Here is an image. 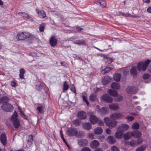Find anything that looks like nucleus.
Here are the masks:
<instances>
[{
    "label": "nucleus",
    "mask_w": 151,
    "mask_h": 151,
    "mask_svg": "<svg viewBox=\"0 0 151 151\" xmlns=\"http://www.w3.org/2000/svg\"><path fill=\"white\" fill-rule=\"evenodd\" d=\"M25 72L24 70L23 69H22L20 70L19 77L21 79H22L24 78V74Z\"/></svg>",
    "instance_id": "obj_35"
},
{
    "label": "nucleus",
    "mask_w": 151,
    "mask_h": 151,
    "mask_svg": "<svg viewBox=\"0 0 151 151\" xmlns=\"http://www.w3.org/2000/svg\"><path fill=\"white\" fill-rule=\"evenodd\" d=\"M109 107L112 110H118L119 108V106L117 104H111L109 105Z\"/></svg>",
    "instance_id": "obj_29"
},
{
    "label": "nucleus",
    "mask_w": 151,
    "mask_h": 151,
    "mask_svg": "<svg viewBox=\"0 0 151 151\" xmlns=\"http://www.w3.org/2000/svg\"><path fill=\"white\" fill-rule=\"evenodd\" d=\"M150 62V60L148 59L146 60L144 62H141L138 63L137 66L138 70L139 71H141L142 70L145 71Z\"/></svg>",
    "instance_id": "obj_2"
},
{
    "label": "nucleus",
    "mask_w": 151,
    "mask_h": 151,
    "mask_svg": "<svg viewBox=\"0 0 151 151\" xmlns=\"http://www.w3.org/2000/svg\"><path fill=\"white\" fill-rule=\"evenodd\" d=\"M150 77V75L148 74H145L143 75V77L144 79H147Z\"/></svg>",
    "instance_id": "obj_60"
},
{
    "label": "nucleus",
    "mask_w": 151,
    "mask_h": 151,
    "mask_svg": "<svg viewBox=\"0 0 151 151\" xmlns=\"http://www.w3.org/2000/svg\"><path fill=\"white\" fill-rule=\"evenodd\" d=\"M125 118L127 119L129 121H131L134 119V117L133 116H127Z\"/></svg>",
    "instance_id": "obj_54"
},
{
    "label": "nucleus",
    "mask_w": 151,
    "mask_h": 151,
    "mask_svg": "<svg viewBox=\"0 0 151 151\" xmlns=\"http://www.w3.org/2000/svg\"><path fill=\"white\" fill-rule=\"evenodd\" d=\"M101 98L102 100L107 103H111L113 102L112 97L106 94L103 95L101 96Z\"/></svg>",
    "instance_id": "obj_5"
},
{
    "label": "nucleus",
    "mask_w": 151,
    "mask_h": 151,
    "mask_svg": "<svg viewBox=\"0 0 151 151\" xmlns=\"http://www.w3.org/2000/svg\"><path fill=\"white\" fill-rule=\"evenodd\" d=\"M99 118L96 117L95 116L92 115L90 117V121L92 124H94L97 123Z\"/></svg>",
    "instance_id": "obj_15"
},
{
    "label": "nucleus",
    "mask_w": 151,
    "mask_h": 151,
    "mask_svg": "<svg viewBox=\"0 0 151 151\" xmlns=\"http://www.w3.org/2000/svg\"><path fill=\"white\" fill-rule=\"evenodd\" d=\"M37 12L39 17L41 18H45L46 17L45 12L43 10L37 9Z\"/></svg>",
    "instance_id": "obj_12"
},
{
    "label": "nucleus",
    "mask_w": 151,
    "mask_h": 151,
    "mask_svg": "<svg viewBox=\"0 0 151 151\" xmlns=\"http://www.w3.org/2000/svg\"><path fill=\"white\" fill-rule=\"evenodd\" d=\"M18 14L20 16H21L25 19L27 18V17L28 15L25 12H20L18 13Z\"/></svg>",
    "instance_id": "obj_43"
},
{
    "label": "nucleus",
    "mask_w": 151,
    "mask_h": 151,
    "mask_svg": "<svg viewBox=\"0 0 151 151\" xmlns=\"http://www.w3.org/2000/svg\"><path fill=\"white\" fill-rule=\"evenodd\" d=\"M124 117V115L120 113H114L110 115L111 118L115 119L122 118Z\"/></svg>",
    "instance_id": "obj_9"
},
{
    "label": "nucleus",
    "mask_w": 151,
    "mask_h": 151,
    "mask_svg": "<svg viewBox=\"0 0 151 151\" xmlns=\"http://www.w3.org/2000/svg\"><path fill=\"white\" fill-rule=\"evenodd\" d=\"M132 132H128L124 135V138L125 140H127L130 139L131 137L132 136Z\"/></svg>",
    "instance_id": "obj_26"
},
{
    "label": "nucleus",
    "mask_w": 151,
    "mask_h": 151,
    "mask_svg": "<svg viewBox=\"0 0 151 151\" xmlns=\"http://www.w3.org/2000/svg\"><path fill=\"white\" fill-rule=\"evenodd\" d=\"M78 131L76 128L70 129L67 131V135L69 136H76Z\"/></svg>",
    "instance_id": "obj_6"
},
{
    "label": "nucleus",
    "mask_w": 151,
    "mask_h": 151,
    "mask_svg": "<svg viewBox=\"0 0 151 151\" xmlns=\"http://www.w3.org/2000/svg\"><path fill=\"white\" fill-rule=\"evenodd\" d=\"M142 142V139H138L137 140V143L138 144H140Z\"/></svg>",
    "instance_id": "obj_64"
},
{
    "label": "nucleus",
    "mask_w": 151,
    "mask_h": 151,
    "mask_svg": "<svg viewBox=\"0 0 151 151\" xmlns=\"http://www.w3.org/2000/svg\"><path fill=\"white\" fill-rule=\"evenodd\" d=\"M82 96L83 100L85 102L87 105H88L89 104V103L87 99L86 95L85 93H82Z\"/></svg>",
    "instance_id": "obj_36"
},
{
    "label": "nucleus",
    "mask_w": 151,
    "mask_h": 151,
    "mask_svg": "<svg viewBox=\"0 0 151 151\" xmlns=\"http://www.w3.org/2000/svg\"><path fill=\"white\" fill-rule=\"evenodd\" d=\"M129 125L126 124H123L118 126V129L123 132L127 131L129 128Z\"/></svg>",
    "instance_id": "obj_7"
},
{
    "label": "nucleus",
    "mask_w": 151,
    "mask_h": 151,
    "mask_svg": "<svg viewBox=\"0 0 151 151\" xmlns=\"http://www.w3.org/2000/svg\"><path fill=\"white\" fill-rule=\"evenodd\" d=\"M96 3L98 5H100L102 7H105L106 6V3L104 0H97L96 1Z\"/></svg>",
    "instance_id": "obj_24"
},
{
    "label": "nucleus",
    "mask_w": 151,
    "mask_h": 151,
    "mask_svg": "<svg viewBox=\"0 0 151 151\" xmlns=\"http://www.w3.org/2000/svg\"><path fill=\"white\" fill-rule=\"evenodd\" d=\"M1 141L2 144L5 145L6 144V138L5 134H2L1 136Z\"/></svg>",
    "instance_id": "obj_21"
},
{
    "label": "nucleus",
    "mask_w": 151,
    "mask_h": 151,
    "mask_svg": "<svg viewBox=\"0 0 151 151\" xmlns=\"http://www.w3.org/2000/svg\"><path fill=\"white\" fill-rule=\"evenodd\" d=\"M104 60L106 63L109 64L111 63L112 62V59L110 58H106L104 59Z\"/></svg>",
    "instance_id": "obj_46"
},
{
    "label": "nucleus",
    "mask_w": 151,
    "mask_h": 151,
    "mask_svg": "<svg viewBox=\"0 0 151 151\" xmlns=\"http://www.w3.org/2000/svg\"><path fill=\"white\" fill-rule=\"evenodd\" d=\"M104 120L106 125L111 128L115 127L117 124V121L113 120L109 117H105Z\"/></svg>",
    "instance_id": "obj_1"
},
{
    "label": "nucleus",
    "mask_w": 151,
    "mask_h": 151,
    "mask_svg": "<svg viewBox=\"0 0 151 151\" xmlns=\"http://www.w3.org/2000/svg\"><path fill=\"white\" fill-rule=\"evenodd\" d=\"M115 97V99L116 102H119L121 101L123 99V97L122 96L120 95H118L117 94Z\"/></svg>",
    "instance_id": "obj_39"
},
{
    "label": "nucleus",
    "mask_w": 151,
    "mask_h": 151,
    "mask_svg": "<svg viewBox=\"0 0 151 151\" xmlns=\"http://www.w3.org/2000/svg\"><path fill=\"white\" fill-rule=\"evenodd\" d=\"M87 136L88 137L91 139H95L94 137V135L93 133H89L88 134Z\"/></svg>",
    "instance_id": "obj_44"
},
{
    "label": "nucleus",
    "mask_w": 151,
    "mask_h": 151,
    "mask_svg": "<svg viewBox=\"0 0 151 151\" xmlns=\"http://www.w3.org/2000/svg\"><path fill=\"white\" fill-rule=\"evenodd\" d=\"M122 72L123 73L124 75H126L128 73V70L127 68H122Z\"/></svg>",
    "instance_id": "obj_53"
},
{
    "label": "nucleus",
    "mask_w": 151,
    "mask_h": 151,
    "mask_svg": "<svg viewBox=\"0 0 151 151\" xmlns=\"http://www.w3.org/2000/svg\"><path fill=\"white\" fill-rule=\"evenodd\" d=\"M66 81H65L64 82L63 84V92H64L65 90L67 91L68 88L69 86L68 85L66 84Z\"/></svg>",
    "instance_id": "obj_42"
},
{
    "label": "nucleus",
    "mask_w": 151,
    "mask_h": 151,
    "mask_svg": "<svg viewBox=\"0 0 151 151\" xmlns=\"http://www.w3.org/2000/svg\"><path fill=\"white\" fill-rule=\"evenodd\" d=\"M44 107L43 106H38L37 107V109L38 110L39 112L40 113H42L43 111Z\"/></svg>",
    "instance_id": "obj_45"
},
{
    "label": "nucleus",
    "mask_w": 151,
    "mask_h": 151,
    "mask_svg": "<svg viewBox=\"0 0 151 151\" xmlns=\"http://www.w3.org/2000/svg\"><path fill=\"white\" fill-rule=\"evenodd\" d=\"M90 100L92 101H94L96 99V95L94 94H92L90 95L89 98Z\"/></svg>",
    "instance_id": "obj_37"
},
{
    "label": "nucleus",
    "mask_w": 151,
    "mask_h": 151,
    "mask_svg": "<svg viewBox=\"0 0 151 151\" xmlns=\"http://www.w3.org/2000/svg\"><path fill=\"white\" fill-rule=\"evenodd\" d=\"M112 69V68H111L110 67H106L104 70H102V73L104 74L106 73L109 72Z\"/></svg>",
    "instance_id": "obj_40"
},
{
    "label": "nucleus",
    "mask_w": 151,
    "mask_h": 151,
    "mask_svg": "<svg viewBox=\"0 0 151 151\" xmlns=\"http://www.w3.org/2000/svg\"><path fill=\"white\" fill-rule=\"evenodd\" d=\"M17 112L15 111L11 118V119L12 120H14L15 119H17Z\"/></svg>",
    "instance_id": "obj_51"
},
{
    "label": "nucleus",
    "mask_w": 151,
    "mask_h": 151,
    "mask_svg": "<svg viewBox=\"0 0 151 151\" xmlns=\"http://www.w3.org/2000/svg\"><path fill=\"white\" fill-rule=\"evenodd\" d=\"M2 109L4 111L10 112L13 110V106L11 104L5 102L3 103L1 106Z\"/></svg>",
    "instance_id": "obj_4"
},
{
    "label": "nucleus",
    "mask_w": 151,
    "mask_h": 151,
    "mask_svg": "<svg viewBox=\"0 0 151 151\" xmlns=\"http://www.w3.org/2000/svg\"><path fill=\"white\" fill-rule=\"evenodd\" d=\"M81 151H91V149L89 147H85L83 148Z\"/></svg>",
    "instance_id": "obj_56"
},
{
    "label": "nucleus",
    "mask_w": 151,
    "mask_h": 151,
    "mask_svg": "<svg viewBox=\"0 0 151 151\" xmlns=\"http://www.w3.org/2000/svg\"><path fill=\"white\" fill-rule=\"evenodd\" d=\"M103 132V129L100 127H97L94 130V133L95 134L99 135L101 134Z\"/></svg>",
    "instance_id": "obj_25"
},
{
    "label": "nucleus",
    "mask_w": 151,
    "mask_h": 151,
    "mask_svg": "<svg viewBox=\"0 0 151 151\" xmlns=\"http://www.w3.org/2000/svg\"><path fill=\"white\" fill-rule=\"evenodd\" d=\"M108 142L110 144H113L116 142V139L113 136H108L107 139Z\"/></svg>",
    "instance_id": "obj_14"
},
{
    "label": "nucleus",
    "mask_w": 151,
    "mask_h": 151,
    "mask_svg": "<svg viewBox=\"0 0 151 151\" xmlns=\"http://www.w3.org/2000/svg\"><path fill=\"white\" fill-rule=\"evenodd\" d=\"M118 14L120 15H122L126 17L131 16L129 14H125L121 12H118ZM131 17H134L133 16H132Z\"/></svg>",
    "instance_id": "obj_47"
},
{
    "label": "nucleus",
    "mask_w": 151,
    "mask_h": 151,
    "mask_svg": "<svg viewBox=\"0 0 151 151\" xmlns=\"http://www.w3.org/2000/svg\"><path fill=\"white\" fill-rule=\"evenodd\" d=\"M78 143L80 146H87L88 144V141L86 139H81L78 140Z\"/></svg>",
    "instance_id": "obj_13"
},
{
    "label": "nucleus",
    "mask_w": 151,
    "mask_h": 151,
    "mask_svg": "<svg viewBox=\"0 0 151 151\" xmlns=\"http://www.w3.org/2000/svg\"><path fill=\"white\" fill-rule=\"evenodd\" d=\"M73 42L74 43L78 45H86V41L83 40H77L75 41H74Z\"/></svg>",
    "instance_id": "obj_27"
},
{
    "label": "nucleus",
    "mask_w": 151,
    "mask_h": 151,
    "mask_svg": "<svg viewBox=\"0 0 151 151\" xmlns=\"http://www.w3.org/2000/svg\"><path fill=\"white\" fill-rule=\"evenodd\" d=\"M12 121H13V123L14 127L16 128H18L20 125V122L19 119H16Z\"/></svg>",
    "instance_id": "obj_28"
},
{
    "label": "nucleus",
    "mask_w": 151,
    "mask_h": 151,
    "mask_svg": "<svg viewBox=\"0 0 151 151\" xmlns=\"http://www.w3.org/2000/svg\"><path fill=\"white\" fill-rule=\"evenodd\" d=\"M97 122L98 123L99 125L101 126H103L104 124L103 122L99 118L98 119Z\"/></svg>",
    "instance_id": "obj_52"
},
{
    "label": "nucleus",
    "mask_w": 151,
    "mask_h": 151,
    "mask_svg": "<svg viewBox=\"0 0 151 151\" xmlns=\"http://www.w3.org/2000/svg\"><path fill=\"white\" fill-rule=\"evenodd\" d=\"M45 24H41L39 27L40 31V32H43L45 29Z\"/></svg>",
    "instance_id": "obj_55"
},
{
    "label": "nucleus",
    "mask_w": 151,
    "mask_h": 151,
    "mask_svg": "<svg viewBox=\"0 0 151 151\" xmlns=\"http://www.w3.org/2000/svg\"><path fill=\"white\" fill-rule=\"evenodd\" d=\"M123 132L119 129L114 134V136L117 139H121L122 138L123 133Z\"/></svg>",
    "instance_id": "obj_19"
},
{
    "label": "nucleus",
    "mask_w": 151,
    "mask_h": 151,
    "mask_svg": "<svg viewBox=\"0 0 151 151\" xmlns=\"http://www.w3.org/2000/svg\"><path fill=\"white\" fill-rule=\"evenodd\" d=\"M126 90L128 94H135L136 93L135 88L133 86H128L126 88Z\"/></svg>",
    "instance_id": "obj_11"
},
{
    "label": "nucleus",
    "mask_w": 151,
    "mask_h": 151,
    "mask_svg": "<svg viewBox=\"0 0 151 151\" xmlns=\"http://www.w3.org/2000/svg\"><path fill=\"white\" fill-rule=\"evenodd\" d=\"M111 87L114 89L118 90L120 89V86L118 83L115 82H113L111 84Z\"/></svg>",
    "instance_id": "obj_23"
},
{
    "label": "nucleus",
    "mask_w": 151,
    "mask_h": 151,
    "mask_svg": "<svg viewBox=\"0 0 151 151\" xmlns=\"http://www.w3.org/2000/svg\"><path fill=\"white\" fill-rule=\"evenodd\" d=\"M84 135V133L82 131H80L78 132V133L76 134V136L78 137H81L83 136Z\"/></svg>",
    "instance_id": "obj_50"
},
{
    "label": "nucleus",
    "mask_w": 151,
    "mask_h": 151,
    "mask_svg": "<svg viewBox=\"0 0 151 151\" xmlns=\"http://www.w3.org/2000/svg\"><path fill=\"white\" fill-rule=\"evenodd\" d=\"M82 127L86 130H90L92 128L91 124L89 122H86L83 124Z\"/></svg>",
    "instance_id": "obj_17"
},
{
    "label": "nucleus",
    "mask_w": 151,
    "mask_h": 151,
    "mask_svg": "<svg viewBox=\"0 0 151 151\" xmlns=\"http://www.w3.org/2000/svg\"><path fill=\"white\" fill-rule=\"evenodd\" d=\"M29 33L19 32L17 35V38L20 40H24L31 37Z\"/></svg>",
    "instance_id": "obj_3"
},
{
    "label": "nucleus",
    "mask_w": 151,
    "mask_h": 151,
    "mask_svg": "<svg viewBox=\"0 0 151 151\" xmlns=\"http://www.w3.org/2000/svg\"><path fill=\"white\" fill-rule=\"evenodd\" d=\"M136 145V141L134 140H132L130 142V145L132 147H134Z\"/></svg>",
    "instance_id": "obj_48"
},
{
    "label": "nucleus",
    "mask_w": 151,
    "mask_h": 151,
    "mask_svg": "<svg viewBox=\"0 0 151 151\" xmlns=\"http://www.w3.org/2000/svg\"><path fill=\"white\" fill-rule=\"evenodd\" d=\"M99 142L96 140H94L91 142L90 146L91 148L95 149L99 146Z\"/></svg>",
    "instance_id": "obj_10"
},
{
    "label": "nucleus",
    "mask_w": 151,
    "mask_h": 151,
    "mask_svg": "<svg viewBox=\"0 0 151 151\" xmlns=\"http://www.w3.org/2000/svg\"><path fill=\"white\" fill-rule=\"evenodd\" d=\"M18 108L19 110V111L20 112V114L21 116L23 118H25V115L23 113L22 110L21 109H20L19 107H18Z\"/></svg>",
    "instance_id": "obj_58"
},
{
    "label": "nucleus",
    "mask_w": 151,
    "mask_h": 151,
    "mask_svg": "<svg viewBox=\"0 0 151 151\" xmlns=\"http://www.w3.org/2000/svg\"><path fill=\"white\" fill-rule=\"evenodd\" d=\"M147 147V145H143L136 149V151H143Z\"/></svg>",
    "instance_id": "obj_34"
},
{
    "label": "nucleus",
    "mask_w": 151,
    "mask_h": 151,
    "mask_svg": "<svg viewBox=\"0 0 151 151\" xmlns=\"http://www.w3.org/2000/svg\"><path fill=\"white\" fill-rule=\"evenodd\" d=\"M111 81V79L108 76L105 77L102 80V83L103 85H106L110 83Z\"/></svg>",
    "instance_id": "obj_18"
},
{
    "label": "nucleus",
    "mask_w": 151,
    "mask_h": 151,
    "mask_svg": "<svg viewBox=\"0 0 151 151\" xmlns=\"http://www.w3.org/2000/svg\"><path fill=\"white\" fill-rule=\"evenodd\" d=\"M98 139L101 142H103L105 139V136H99L98 137Z\"/></svg>",
    "instance_id": "obj_59"
},
{
    "label": "nucleus",
    "mask_w": 151,
    "mask_h": 151,
    "mask_svg": "<svg viewBox=\"0 0 151 151\" xmlns=\"http://www.w3.org/2000/svg\"><path fill=\"white\" fill-rule=\"evenodd\" d=\"M36 87L38 90H40L42 89V86L41 84H40L37 85L36 86Z\"/></svg>",
    "instance_id": "obj_63"
},
{
    "label": "nucleus",
    "mask_w": 151,
    "mask_h": 151,
    "mask_svg": "<svg viewBox=\"0 0 151 151\" xmlns=\"http://www.w3.org/2000/svg\"><path fill=\"white\" fill-rule=\"evenodd\" d=\"M108 93L113 96H116L117 94V92L115 91H114L111 89H109L107 91Z\"/></svg>",
    "instance_id": "obj_30"
},
{
    "label": "nucleus",
    "mask_w": 151,
    "mask_h": 151,
    "mask_svg": "<svg viewBox=\"0 0 151 151\" xmlns=\"http://www.w3.org/2000/svg\"><path fill=\"white\" fill-rule=\"evenodd\" d=\"M111 151H119L118 148L116 146H113L111 147Z\"/></svg>",
    "instance_id": "obj_49"
},
{
    "label": "nucleus",
    "mask_w": 151,
    "mask_h": 151,
    "mask_svg": "<svg viewBox=\"0 0 151 151\" xmlns=\"http://www.w3.org/2000/svg\"><path fill=\"white\" fill-rule=\"evenodd\" d=\"M33 137L32 135H29L27 139V143L28 144L31 145L32 144V142L33 140Z\"/></svg>",
    "instance_id": "obj_32"
},
{
    "label": "nucleus",
    "mask_w": 151,
    "mask_h": 151,
    "mask_svg": "<svg viewBox=\"0 0 151 151\" xmlns=\"http://www.w3.org/2000/svg\"><path fill=\"white\" fill-rule=\"evenodd\" d=\"M131 75L134 77L136 76L138 74L137 67L136 66H132L130 69Z\"/></svg>",
    "instance_id": "obj_8"
},
{
    "label": "nucleus",
    "mask_w": 151,
    "mask_h": 151,
    "mask_svg": "<svg viewBox=\"0 0 151 151\" xmlns=\"http://www.w3.org/2000/svg\"><path fill=\"white\" fill-rule=\"evenodd\" d=\"M81 123V121L79 119L74 120L73 121V124L76 126H79Z\"/></svg>",
    "instance_id": "obj_33"
},
{
    "label": "nucleus",
    "mask_w": 151,
    "mask_h": 151,
    "mask_svg": "<svg viewBox=\"0 0 151 151\" xmlns=\"http://www.w3.org/2000/svg\"><path fill=\"white\" fill-rule=\"evenodd\" d=\"M77 116L78 118L81 119H84L86 117V114L84 111H80L78 112Z\"/></svg>",
    "instance_id": "obj_16"
},
{
    "label": "nucleus",
    "mask_w": 151,
    "mask_h": 151,
    "mask_svg": "<svg viewBox=\"0 0 151 151\" xmlns=\"http://www.w3.org/2000/svg\"><path fill=\"white\" fill-rule=\"evenodd\" d=\"M106 133L108 134H111V130L109 129H107L106 130Z\"/></svg>",
    "instance_id": "obj_62"
},
{
    "label": "nucleus",
    "mask_w": 151,
    "mask_h": 151,
    "mask_svg": "<svg viewBox=\"0 0 151 151\" xmlns=\"http://www.w3.org/2000/svg\"><path fill=\"white\" fill-rule=\"evenodd\" d=\"M9 100V98L6 96H4L2 97L0 101H8Z\"/></svg>",
    "instance_id": "obj_57"
},
{
    "label": "nucleus",
    "mask_w": 151,
    "mask_h": 151,
    "mask_svg": "<svg viewBox=\"0 0 151 151\" xmlns=\"http://www.w3.org/2000/svg\"><path fill=\"white\" fill-rule=\"evenodd\" d=\"M26 19L28 20L31 21H33V19L32 17L30 16L28 14L27 17V18Z\"/></svg>",
    "instance_id": "obj_61"
},
{
    "label": "nucleus",
    "mask_w": 151,
    "mask_h": 151,
    "mask_svg": "<svg viewBox=\"0 0 151 151\" xmlns=\"http://www.w3.org/2000/svg\"><path fill=\"white\" fill-rule=\"evenodd\" d=\"M98 111L100 112L102 114H104L107 113V111L105 108L103 107L101 109H99Z\"/></svg>",
    "instance_id": "obj_38"
},
{
    "label": "nucleus",
    "mask_w": 151,
    "mask_h": 151,
    "mask_svg": "<svg viewBox=\"0 0 151 151\" xmlns=\"http://www.w3.org/2000/svg\"><path fill=\"white\" fill-rule=\"evenodd\" d=\"M132 128L134 129H138L139 127V124L137 122L134 123L132 125Z\"/></svg>",
    "instance_id": "obj_41"
},
{
    "label": "nucleus",
    "mask_w": 151,
    "mask_h": 151,
    "mask_svg": "<svg viewBox=\"0 0 151 151\" xmlns=\"http://www.w3.org/2000/svg\"><path fill=\"white\" fill-rule=\"evenodd\" d=\"M132 137L134 138H139L142 135L140 132L138 130L133 131H132Z\"/></svg>",
    "instance_id": "obj_22"
},
{
    "label": "nucleus",
    "mask_w": 151,
    "mask_h": 151,
    "mask_svg": "<svg viewBox=\"0 0 151 151\" xmlns=\"http://www.w3.org/2000/svg\"><path fill=\"white\" fill-rule=\"evenodd\" d=\"M121 76L120 74L119 73H116L114 76V79L116 81H118L120 80Z\"/></svg>",
    "instance_id": "obj_31"
},
{
    "label": "nucleus",
    "mask_w": 151,
    "mask_h": 151,
    "mask_svg": "<svg viewBox=\"0 0 151 151\" xmlns=\"http://www.w3.org/2000/svg\"><path fill=\"white\" fill-rule=\"evenodd\" d=\"M57 40L54 37H52L50 40V44L52 47L56 46L57 44Z\"/></svg>",
    "instance_id": "obj_20"
}]
</instances>
